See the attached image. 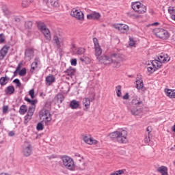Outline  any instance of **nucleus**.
<instances>
[{
    "label": "nucleus",
    "mask_w": 175,
    "mask_h": 175,
    "mask_svg": "<svg viewBox=\"0 0 175 175\" xmlns=\"http://www.w3.org/2000/svg\"><path fill=\"white\" fill-rule=\"evenodd\" d=\"M8 81H9V78L8 77H1L0 79L1 85H6V84H8Z\"/></svg>",
    "instance_id": "nucleus-35"
},
{
    "label": "nucleus",
    "mask_w": 175,
    "mask_h": 175,
    "mask_svg": "<svg viewBox=\"0 0 175 175\" xmlns=\"http://www.w3.org/2000/svg\"><path fill=\"white\" fill-rule=\"evenodd\" d=\"M37 27L39 31H40V32L44 35L46 40L50 42V40H51V33H50L49 28L46 26V24L43 22L39 21L37 23Z\"/></svg>",
    "instance_id": "nucleus-3"
},
{
    "label": "nucleus",
    "mask_w": 175,
    "mask_h": 175,
    "mask_svg": "<svg viewBox=\"0 0 175 175\" xmlns=\"http://www.w3.org/2000/svg\"><path fill=\"white\" fill-rule=\"evenodd\" d=\"M82 105L84 106L83 110L87 111L91 105V100L89 98H84L82 100Z\"/></svg>",
    "instance_id": "nucleus-21"
},
{
    "label": "nucleus",
    "mask_w": 175,
    "mask_h": 175,
    "mask_svg": "<svg viewBox=\"0 0 175 175\" xmlns=\"http://www.w3.org/2000/svg\"><path fill=\"white\" fill-rule=\"evenodd\" d=\"M164 92L166 96L170 98V99H175V90L165 89Z\"/></svg>",
    "instance_id": "nucleus-22"
},
{
    "label": "nucleus",
    "mask_w": 175,
    "mask_h": 175,
    "mask_svg": "<svg viewBox=\"0 0 175 175\" xmlns=\"http://www.w3.org/2000/svg\"><path fill=\"white\" fill-rule=\"evenodd\" d=\"M3 11L5 13V14L7 16V17H10V14H12V12L8 9V7L6 5H3Z\"/></svg>",
    "instance_id": "nucleus-37"
},
{
    "label": "nucleus",
    "mask_w": 175,
    "mask_h": 175,
    "mask_svg": "<svg viewBox=\"0 0 175 175\" xmlns=\"http://www.w3.org/2000/svg\"><path fill=\"white\" fill-rule=\"evenodd\" d=\"M172 131H173V132H175V125H174V126H172Z\"/></svg>",
    "instance_id": "nucleus-64"
},
{
    "label": "nucleus",
    "mask_w": 175,
    "mask_h": 175,
    "mask_svg": "<svg viewBox=\"0 0 175 175\" xmlns=\"http://www.w3.org/2000/svg\"><path fill=\"white\" fill-rule=\"evenodd\" d=\"M8 135L9 136L13 137L14 136L15 133H14V131H10Z\"/></svg>",
    "instance_id": "nucleus-59"
},
{
    "label": "nucleus",
    "mask_w": 175,
    "mask_h": 175,
    "mask_svg": "<svg viewBox=\"0 0 175 175\" xmlns=\"http://www.w3.org/2000/svg\"><path fill=\"white\" fill-rule=\"evenodd\" d=\"M113 64V68H120V66H121V64L118 62H116V59L115 60L113 61V62H112Z\"/></svg>",
    "instance_id": "nucleus-49"
},
{
    "label": "nucleus",
    "mask_w": 175,
    "mask_h": 175,
    "mask_svg": "<svg viewBox=\"0 0 175 175\" xmlns=\"http://www.w3.org/2000/svg\"><path fill=\"white\" fill-rule=\"evenodd\" d=\"M25 100H26V102H28V103H30V105H31V106H36V103H38V100H31L28 97H25Z\"/></svg>",
    "instance_id": "nucleus-36"
},
{
    "label": "nucleus",
    "mask_w": 175,
    "mask_h": 175,
    "mask_svg": "<svg viewBox=\"0 0 175 175\" xmlns=\"http://www.w3.org/2000/svg\"><path fill=\"white\" fill-rule=\"evenodd\" d=\"M64 98V95L62 94H57L55 97V100H57V103H62Z\"/></svg>",
    "instance_id": "nucleus-33"
},
{
    "label": "nucleus",
    "mask_w": 175,
    "mask_h": 175,
    "mask_svg": "<svg viewBox=\"0 0 175 175\" xmlns=\"http://www.w3.org/2000/svg\"><path fill=\"white\" fill-rule=\"evenodd\" d=\"M135 88H137V90H141L142 92H146V91L147 90V88H144L143 79L139 78V77H137Z\"/></svg>",
    "instance_id": "nucleus-16"
},
{
    "label": "nucleus",
    "mask_w": 175,
    "mask_h": 175,
    "mask_svg": "<svg viewBox=\"0 0 175 175\" xmlns=\"http://www.w3.org/2000/svg\"><path fill=\"white\" fill-rule=\"evenodd\" d=\"M144 142L146 144H148L149 142H151V134L150 133H146Z\"/></svg>",
    "instance_id": "nucleus-30"
},
{
    "label": "nucleus",
    "mask_w": 175,
    "mask_h": 175,
    "mask_svg": "<svg viewBox=\"0 0 175 175\" xmlns=\"http://www.w3.org/2000/svg\"><path fill=\"white\" fill-rule=\"evenodd\" d=\"M93 42L94 44L95 55L96 57H100L102 55V48H100V45H99V41L98 40V38H93Z\"/></svg>",
    "instance_id": "nucleus-14"
},
{
    "label": "nucleus",
    "mask_w": 175,
    "mask_h": 175,
    "mask_svg": "<svg viewBox=\"0 0 175 175\" xmlns=\"http://www.w3.org/2000/svg\"><path fill=\"white\" fill-rule=\"evenodd\" d=\"M129 46H130V47L135 46V40L132 37H129Z\"/></svg>",
    "instance_id": "nucleus-43"
},
{
    "label": "nucleus",
    "mask_w": 175,
    "mask_h": 175,
    "mask_svg": "<svg viewBox=\"0 0 175 175\" xmlns=\"http://www.w3.org/2000/svg\"><path fill=\"white\" fill-rule=\"evenodd\" d=\"M157 172L161 175H169L167 172V167L165 165H161L157 168Z\"/></svg>",
    "instance_id": "nucleus-24"
},
{
    "label": "nucleus",
    "mask_w": 175,
    "mask_h": 175,
    "mask_svg": "<svg viewBox=\"0 0 175 175\" xmlns=\"http://www.w3.org/2000/svg\"><path fill=\"white\" fill-rule=\"evenodd\" d=\"M53 40L57 49H61V47H64V46H65V38L62 37H58L57 36H54Z\"/></svg>",
    "instance_id": "nucleus-11"
},
{
    "label": "nucleus",
    "mask_w": 175,
    "mask_h": 175,
    "mask_svg": "<svg viewBox=\"0 0 175 175\" xmlns=\"http://www.w3.org/2000/svg\"><path fill=\"white\" fill-rule=\"evenodd\" d=\"M9 49H10V46L8 45H5L1 50H0V60L2 61L5 57H6V55L8 54L9 51Z\"/></svg>",
    "instance_id": "nucleus-18"
},
{
    "label": "nucleus",
    "mask_w": 175,
    "mask_h": 175,
    "mask_svg": "<svg viewBox=\"0 0 175 175\" xmlns=\"http://www.w3.org/2000/svg\"><path fill=\"white\" fill-rule=\"evenodd\" d=\"M146 11H147V8H146V5L141 4L137 12L139 13V14H143V13H146Z\"/></svg>",
    "instance_id": "nucleus-29"
},
{
    "label": "nucleus",
    "mask_w": 175,
    "mask_h": 175,
    "mask_svg": "<svg viewBox=\"0 0 175 175\" xmlns=\"http://www.w3.org/2000/svg\"><path fill=\"white\" fill-rule=\"evenodd\" d=\"M168 13L170 14V16H174L175 15V9L173 7H169L168 8Z\"/></svg>",
    "instance_id": "nucleus-44"
},
{
    "label": "nucleus",
    "mask_w": 175,
    "mask_h": 175,
    "mask_svg": "<svg viewBox=\"0 0 175 175\" xmlns=\"http://www.w3.org/2000/svg\"><path fill=\"white\" fill-rule=\"evenodd\" d=\"M5 92L8 95H12V94H14V87L13 85L8 86Z\"/></svg>",
    "instance_id": "nucleus-32"
},
{
    "label": "nucleus",
    "mask_w": 175,
    "mask_h": 175,
    "mask_svg": "<svg viewBox=\"0 0 175 175\" xmlns=\"http://www.w3.org/2000/svg\"><path fill=\"white\" fill-rule=\"evenodd\" d=\"M21 152L23 157H31L32 155V145L28 142H25L22 146Z\"/></svg>",
    "instance_id": "nucleus-8"
},
{
    "label": "nucleus",
    "mask_w": 175,
    "mask_h": 175,
    "mask_svg": "<svg viewBox=\"0 0 175 175\" xmlns=\"http://www.w3.org/2000/svg\"><path fill=\"white\" fill-rule=\"evenodd\" d=\"M116 91L117 96L118 97L121 96V85L116 86Z\"/></svg>",
    "instance_id": "nucleus-42"
},
{
    "label": "nucleus",
    "mask_w": 175,
    "mask_h": 175,
    "mask_svg": "<svg viewBox=\"0 0 175 175\" xmlns=\"http://www.w3.org/2000/svg\"><path fill=\"white\" fill-rule=\"evenodd\" d=\"M9 49H10V46L8 45H5L1 50H0V60L2 61L5 57H6V55L8 54L9 51Z\"/></svg>",
    "instance_id": "nucleus-19"
},
{
    "label": "nucleus",
    "mask_w": 175,
    "mask_h": 175,
    "mask_svg": "<svg viewBox=\"0 0 175 175\" xmlns=\"http://www.w3.org/2000/svg\"><path fill=\"white\" fill-rule=\"evenodd\" d=\"M97 58L101 64H103L104 65H110V64L114 62L115 58H117V54L113 53L110 55H103Z\"/></svg>",
    "instance_id": "nucleus-5"
},
{
    "label": "nucleus",
    "mask_w": 175,
    "mask_h": 175,
    "mask_svg": "<svg viewBox=\"0 0 175 175\" xmlns=\"http://www.w3.org/2000/svg\"><path fill=\"white\" fill-rule=\"evenodd\" d=\"M123 99L124 100H128L129 99V93H126L124 96H123Z\"/></svg>",
    "instance_id": "nucleus-57"
},
{
    "label": "nucleus",
    "mask_w": 175,
    "mask_h": 175,
    "mask_svg": "<svg viewBox=\"0 0 175 175\" xmlns=\"http://www.w3.org/2000/svg\"><path fill=\"white\" fill-rule=\"evenodd\" d=\"M64 77L66 80H73L76 77V68L73 67L68 68L64 71Z\"/></svg>",
    "instance_id": "nucleus-9"
},
{
    "label": "nucleus",
    "mask_w": 175,
    "mask_h": 175,
    "mask_svg": "<svg viewBox=\"0 0 175 175\" xmlns=\"http://www.w3.org/2000/svg\"><path fill=\"white\" fill-rule=\"evenodd\" d=\"M154 35L159 38L160 39H163V40H166L170 38V34H169V31L165 29L162 28H156L153 30Z\"/></svg>",
    "instance_id": "nucleus-6"
},
{
    "label": "nucleus",
    "mask_w": 175,
    "mask_h": 175,
    "mask_svg": "<svg viewBox=\"0 0 175 175\" xmlns=\"http://www.w3.org/2000/svg\"><path fill=\"white\" fill-rule=\"evenodd\" d=\"M45 81L46 85H51L53 83L55 82V77L53 75H49L46 77Z\"/></svg>",
    "instance_id": "nucleus-25"
},
{
    "label": "nucleus",
    "mask_w": 175,
    "mask_h": 175,
    "mask_svg": "<svg viewBox=\"0 0 175 175\" xmlns=\"http://www.w3.org/2000/svg\"><path fill=\"white\" fill-rule=\"evenodd\" d=\"M33 58V49H28L25 52V59L26 61H31Z\"/></svg>",
    "instance_id": "nucleus-17"
},
{
    "label": "nucleus",
    "mask_w": 175,
    "mask_h": 175,
    "mask_svg": "<svg viewBox=\"0 0 175 175\" xmlns=\"http://www.w3.org/2000/svg\"><path fill=\"white\" fill-rule=\"evenodd\" d=\"M125 172H126L125 169L118 170L113 172H111L109 175H123V174H125Z\"/></svg>",
    "instance_id": "nucleus-28"
},
{
    "label": "nucleus",
    "mask_w": 175,
    "mask_h": 175,
    "mask_svg": "<svg viewBox=\"0 0 175 175\" xmlns=\"http://www.w3.org/2000/svg\"><path fill=\"white\" fill-rule=\"evenodd\" d=\"M36 106H30L28 109L27 114H30V116H33V113L35 112V109Z\"/></svg>",
    "instance_id": "nucleus-39"
},
{
    "label": "nucleus",
    "mask_w": 175,
    "mask_h": 175,
    "mask_svg": "<svg viewBox=\"0 0 175 175\" xmlns=\"http://www.w3.org/2000/svg\"><path fill=\"white\" fill-rule=\"evenodd\" d=\"M157 60L146 62L147 70L149 73H154L156 70H158L161 68V63L157 64Z\"/></svg>",
    "instance_id": "nucleus-7"
},
{
    "label": "nucleus",
    "mask_w": 175,
    "mask_h": 175,
    "mask_svg": "<svg viewBox=\"0 0 175 175\" xmlns=\"http://www.w3.org/2000/svg\"><path fill=\"white\" fill-rule=\"evenodd\" d=\"M113 27L116 28V29H118L122 33H128L129 31V26L125 24H116L114 25Z\"/></svg>",
    "instance_id": "nucleus-13"
},
{
    "label": "nucleus",
    "mask_w": 175,
    "mask_h": 175,
    "mask_svg": "<svg viewBox=\"0 0 175 175\" xmlns=\"http://www.w3.org/2000/svg\"><path fill=\"white\" fill-rule=\"evenodd\" d=\"M79 59L81 61V62H85V64H90L91 62V59L86 56L81 57L79 58Z\"/></svg>",
    "instance_id": "nucleus-38"
},
{
    "label": "nucleus",
    "mask_w": 175,
    "mask_h": 175,
    "mask_svg": "<svg viewBox=\"0 0 175 175\" xmlns=\"http://www.w3.org/2000/svg\"><path fill=\"white\" fill-rule=\"evenodd\" d=\"M25 28H27L28 29L32 28V22L31 21H27L25 24Z\"/></svg>",
    "instance_id": "nucleus-48"
},
{
    "label": "nucleus",
    "mask_w": 175,
    "mask_h": 175,
    "mask_svg": "<svg viewBox=\"0 0 175 175\" xmlns=\"http://www.w3.org/2000/svg\"><path fill=\"white\" fill-rule=\"evenodd\" d=\"M28 111V107L27 105H21L19 109L20 114L24 115Z\"/></svg>",
    "instance_id": "nucleus-31"
},
{
    "label": "nucleus",
    "mask_w": 175,
    "mask_h": 175,
    "mask_svg": "<svg viewBox=\"0 0 175 175\" xmlns=\"http://www.w3.org/2000/svg\"><path fill=\"white\" fill-rule=\"evenodd\" d=\"M132 106L139 107L140 105H143V101L140 98H134L131 101Z\"/></svg>",
    "instance_id": "nucleus-26"
},
{
    "label": "nucleus",
    "mask_w": 175,
    "mask_h": 175,
    "mask_svg": "<svg viewBox=\"0 0 175 175\" xmlns=\"http://www.w3.org/2000/svg\"><path fill=\"white\" fill-rule=\"evenodd\" d=\"M37 131H43V124L42 122L37 124Z\"/></svg>",
    "instance_id": "nucleus-52"
},
{
    "label": "nucleus",
    "mask_w": 175,
    "mask_h": 175,
    "mask_svg": "<svg viewBox=\"0 0 175 175\" xmlns=\"http://www.w3.org/2000/svg\"><path fill=\"white\" fill-rule=\"evenodd\" d=\"M80 106V103L76 100H72L70 103V107H71L72 109H79V107Z\"/></svg>",
    "instance_id": "nucleus-27"
},
{
    "label": "nucleus",
    "mask_w": 175,
    "mask_h": 175,
    "mask_svg": "<svg viewBox=\"0 0 175 175\" xmlns=\"http://www.w3.org/2000/svg\"><path fill=\"white\" fill-rule=\"evenodd\" d=\"M157 60V64H161V66H162V64H165L166 62H169L170 61V57L167 55V54L161 53Z\"/></svg>",
    "instance_id": "nucleus-15"
},
{
    "label": "nucleus",
    "mask_w": 175,
    "mask_h": 175,
    "mask_svg": "<svg viewBox=\"0 0 175 175\" xmlns=\"http://www.w3.org/2000/svg\"><path fill=\"white\" fill-rule=\"evenodd\" d=\"M5 42V36L3 34H0V43H3Z\"/></svg>",
    "instance_id": "nucleus-56"
},
{
    "label": "nucleus",
    "mask_w": 175,
    "mask_h": 175,
    "mask_svg": "<svg viewBox=\"0 0 175 175\" xmlns=\"http://www.w3.org/2000/svg\"><path fill=\"white\" fill-rule=\"evenodd\" d=\"M87 18L89 20H99V18H100V14L98 12H92V14L87 15Z\"/></svg>",
    "instance_id": "nucleus-23"
},
{
    "label": "nucleus",
    "mask_w": 175,
    "mask_h": 175,
    "mask_svg": "<svg viewBox=\"0 0 175 175\" xmlns=\"http://www.w3.org/2000/svg\"><path fill=\"white\" fill-rule=\"evenodd\" d=\"M38 68V62H33L31 65V72H33L35 70V68Z\"/></svg>",
    "instance_id": "nucleus-45"
},
{
    "label": "nucleus",
    "mask_w": 175,
    "mask_h": 175,
    "mask_svg": "<svg viewBox=\"0 0 175 175\" xmlns=\"http://www.w3.org/2000/svg\"><path fill=\"white\" fill-rule=\"evenodd\" d=\"M71 65L72 66H76L77 65V60L76 59H71Z\"/></svg>",
    "instance_id": "nucleus-54"
},
{
    "label": "nucleus",
    "mask_w": 175,
    "mask_h": 175,
    "mask_svg": "<svg viewBox=\"0 0 175 175\" xmlns=\"http://www.w3.org/2000/svg\"><path fill=\"white\" fill-rule=\"evenodd\" d=\"M70 15L79 21H84V14L83 12L73 8L70 12Z\"/></svg>",
    "instance_id": "nucleus-10"
},
{
    "label": "nucleus",
    "mask_w": 175,
    "mask_h": 175,
    "mask_svg": "<svg viewBox=\"0 0 175 175\" xmlns=\"http://www.w3.org/2000/svg\"><path fill=\"white\" fill-rule=\"evenodd\" d=\"M29 95H30L31 99H33L35 98V90H33V89H31L29 92Z\"/></svg>",
    "instance_id": "nucleus-50"
},
{
    "label": "nucleus",
    "mask_w": 175,
    "mask_h": 175,
    "mask_svg": "<svg viewBox=\"0 0 175 175\" xmlns=\"http://www.w3.org/2000/svg\"><path fill=\"white\" fill-rule=\"evenodd\" d=\"M77 54L79 55H81L82 54H84L85 53V49L84 48H79L77 51Z\"/></svg>",
    "instance_id": "nucleus-46"
},
{
    "label": "nucleus",
    "mask_w": 175,
    "mask_h": 175,
    "mask_svg": "<svg viewBox=\"0 0 175 175\" xmlns=\"http://www.w3.org/2000/svg\"><path fill=\"white\" fill-rule=\"evenodd\" d=\"M60 159L62 161L63 167L67 170H70V172H74V170H76V164H75V161L72 157L64 155L62 156Z\"/></svg>",
    "instance_id": "nucleus-2"
},
{
    "label": "nucleus",
    "mask_w": 175,
    "mask_h": 175,
    "mask_svg": "<svg viewBox=\"0 0 175 175\" xmlns=\"http://www.w3.org/2000/svg\"><path fill=\"white\" fill-rule=\"evenodd\" d=\"M50 3L51 6H54V8L59 7V3L58 2V0H50Z\"/></svg>",
    "instance_id": "nucleus-40"
},
{
    "label": "nucleus",
    "mask_w": 175,
    "mask_h": 175,
    "mask_svg": "<svg viewBox=\"0 0 175 175\" xmlns=\"http://www.w3.org/2000/svg\"><path fill=\"white\" fill-rule=\"evenodd\" d=\"M171 18L175 21V15L171 16Z\"/></svg>",
    "instance_id": "nucleus-63"
},
{
    "label": "nucleus",
    "mask_w": 175,
    "mask_h": 175,
    "mask_svg": "<svg viewBox=\"0 0 175 175\" xmlns=\"http://www.w3.org/2000/svg\"><path fill=\"white\" fill-rule=\"evenodd\" d=\"M18 75L19 76H25V75H27V69L25 68H23L19 71Z\"/></svg>",
    "instance_id": "nucleus-47"
},
{
    "label": "nucleus",
    "mask_w": 175,
    "mask_h": 175,
    "mask_svg": "<svg viewBox=\"0 0 175 175\" xmlns=\"http://www.w3.org/2000/svg\"><path fill=\"white\" fill-rule=\"evenodd\" d=\"M83 141L90 146H95V144H98V141L91 137L85 136L83 137Z\"/></svg>",
    "instance_id": "nucleus-20"
},
{
    "label": "nucleus",
    "mask_w": 175,
    "mask_h": 175,
    "mask_svg": "<svg viewBox=\"0 0 175 175\" xmlns=\"http://www.w3.org/2000/svg\"><path fill=\"white\" fill-rule=\"evenodd\" d=\"M25 124H28V122H29V121H31V119L32 118V115H30L29 113H27L25 116Z\"/></svg>",
    "instance_id": "nucleus-41"
},
{
    "label": "nucleus",
    "mask_w": 175,
    "mask_h": 175,
    "mask_svg": "<svg viewBox=\"0 0 175 175\" xmlns=\"http://www.w3.org/2000/svg\"><path fill=\"white\" fill-rule=\"evenodd\" d=\"M87 166V163H84L83 164V167L81 168V170H84V169H85V167Z\"/></svg>",
    "instance_id": "nucleus-60"
},
{
    "label": "nucleus",
    "mask_w": 175,
    "mask_h": 175,
    "mask_svg": "<svg viewBox=\"0 0 175 175\" xmlns=\"http://www.w3.org/2000/svg\"><path fill=\"white\" fill-rule=\"evenodd\" d=\"M128 110L131 116H140V114L143 113V109L139 107H135V106L129 107L128 108Z\"/></svg>",
    "instance_id": "nucleus-12"
},
{
    "label": "nucleus",
    "mask_w": 175,
    "mask_h": 175,
    "mask_svg": "<svg viewBox=\"0 0 175 175\" xmlns=\"http://www.w3.org/2000/svg\"><path fill=\"white\" fill-rule=\"evenodd\" d=\"M146 131H147V133H149V135H151V133H150V126H148L147 129H146Z\"/></svg>",
    "instance_id": "nucleus-61"
},
{
    "label": "nucleus",
    "mask_w": 175,
    "mask_h": 175,
    "mask_svg": "<svg viewBox=\"0 0 175 175\" xmlns=\"http://www.w3.org/2000/svg\"><path fill=\"white\" fill-rule=\"evenodd\" d=\"M23 65L22 63H19L17 68H16V70L18 72L20 71V69H21V66Z\"/></svg>",
    "instance_id": "nucleus-58"
},
{
    "label": "nucleus",
    "mask_w": 175,
    "mask_h": 175,
    "mask_svg": "<svg viewBox=\"0 0 175 175\" xmlns=\"http://www.w3.org/2000/svg\"><path fill=\"white\" fill-rule=\"evenodd\" d=\"M8 110H9V106L4 105L3 107V114L8 113Z\"/></svg>",
    "instance_id": "nucleus-51"
},
{
    "label": "nucleus",
    "mask_w": 175,
    "mask_h": 175,
    "mask_svg": "<svg viewBox=\"0 0 175 175\" xmlns=\"http://www.w3.org/2000/svg\"><path fill=\"white\" fill-rule=\"evenodd\" d=\"M14 83L16 84V87H21V82H20V79H16L14 80Z\"/></svg>",
    "instance_id": "nucleus-53"
},
{
    "label": "nucleus",
    "mask_w": 175,
    "mask_h": 175,
    "mask_svg": "<svg viewBox=\"0 0 175 175\" xmlns=\"http://www.w3.org/2000/svg\"><path fill=\"white\" fill-rule=\"evenodd\" d=\"M40 119L42 120L43 124L49 126L51 122V113H50V111L47 110L46 108H43L40 111Z\"/></svg>",
    "instance_id": "nucleus-4"
},
{
    "label": "nucleus",
    "mask_w": 175,
    "mask_h": 175,
    "mask_svg": "<svg viewBox=\"0 0 175 175\" xmlns=\"http://www.w3.org/2000/svg\"><path fill=\"white\" fill-rule=\"evenodd\" d=\"M141 5H142V3L135 2V3H133L131 6H132V9H133L135 12H137L139 6Z\"/></svg>",
    "instance_id": "nucleus-34"
},
{
    "label": "nucleus",
    "mask_w": 175,
    "mask_h": 175,
    "mask_svg": "<svg viewBox=\"0 0 175 175\" xmlns=\"http://www.w3.org/2000/svg\"><path fill=\"white\" fill-rule=\"evenodd\" d=\"M27 6H28V2H27V1H23L22 8H27Z\"/></svg>",
    "instance_id": "nucleus-55"
},
{
    "label": "nucleus",
    "mask_w": 175,
    "mask_h": 175,
    "mask_svg": "<svg viewBox=\"0 0 175 175\" xmlns=\"http://www.w3.org/2000/svg\"><path fill=\"white\" fill-rule=\"evenodd\" d=\"M152 25H159V23L156 22L152 24Z\"/></svg>",
    "instance_id": "nucleus-62"
},
{
    "label": "nucleus",
    "mask_w": 175,
    "mask_h": 175,
    "mask_svg": "<svg viewBox=\"0 0 175 175\" xmlns=\"http://www.w3.org/2000/svg\"><path fill=\"white\" fill-rule=\"evenodd\" d=\"M109 136L111 139H116V142L120 143V144H126L128 143V131L122 129L109 133Z\"/></svg>",
    "instance_id": "nucleus-1"
}]
</instances>
